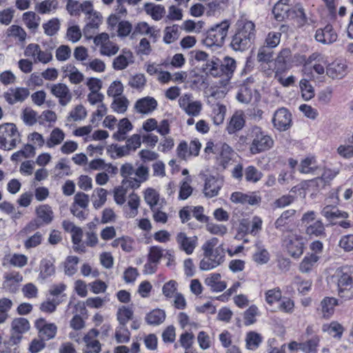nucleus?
Returning a JSON list of instances; mask_svg holds the SVG:
<instances>
[{
	"mask_svg": "<svg viewBox=\"0 0 353 353\" xmlns=\"http://www.w3.org/2000/svg\"><path fill=\"white\" fill-rule=\"evenodd\" d=\"M226 113V107L225 105L221 104V103H216L214 105L213 110H212V121L214 125H219L221 124L225 119Z\"/></svg>",
	"mask_w": 353,
	"mask_h": 353,
	"instance_id": "nucleus-49",
	"label": "nucleus"
},
{
	"mask_svg": "<svg viewBox=\"0 0 353 353\" xmlns=\"http://www.w3.org/2000/svg\"><path fill=\"white\" fill-rule=\"evenodd\" d=\"M8 37L18 38L19 41L23 42L26 40L27 34L24 29L18 25H12L7 30Z\"/></svg>",
	"mask_w": 353,
	"mask_h": 353,
	"instance_id": "nucleus-60",
	"label": "nucleus"
},
{
	"mask_svg": "<svg viewBox=\"0 0 353 353\" xmlns=\"http://www.w3.org/2000/svg\"><path fill=\"white\" fill-rule=\"evenodd\" d=\"M319 167L314 157H306L303 159L299 165V171L303 174H316Z\"/></svg>",
	"mask_w": 353,
	"mask_h": 353,
	"instance_id": "nucleus-31",
	"label": "nucleus"
},
{
	"mask_svg": "<svg viewBox=\"0 0 353 353\" xmlns=\"http://www.w3.org/2000/svg\"><path fill=\"white\" fill-rule=\"evenodd\" d=\"M37 216L42 220L45 224H49L54 218L53 212L50 205L47 204L40 205L35 210Z\"/></svg>",
	"mask_w": 353,
	"mask_h": 353,
	"instance_id": "nucleus-34",
	"label": "nucleus"
},
{
	"mask_svg": "<svg viewBox=\"0 0 353 353\" xmlns=\"http://www.w3.org/2000/svg\"><path fill=\"white\" fill-rule=\"evenodd\" d=\"M134 108L137 112L141 114H148L154 110V98L152 97H145L138 99Z\"/></svg>",
	"mask_w": 353,
	"mask_h": 353,
	"instance_id": "nucleus-28",
	"label": "nucleus"
},
{
	"mask_svg": "<svg viewBox=\"0 0 353 353\" xmlns=\"http://www.w3.org/2000/svg\"><path fill=\"white\" fill-rule=\"evenodd\" d=\"M117 316L120 325L125 327L127 323L132 320L133 310L129 307L123 305L119 308Z\"/></svg>",
	"mask_w": 353,
	"mask_h": 353,
	"instance_id": "nucleus-39",
	"label": "nucleus"
},
{
	"mask_svg": "<svg viewBox=\"0 0 353 353\" xmlns=\"http://www.w3.org/2000/svg\"><path fill=\"white\" fill-rule=\"evenodd\" d=\"M42 27L46 35L53 37L60 29V21L57 17L52 18L47 22L43 23Z\"/></svg>",
	"mask_w": 353,
	"mask_h": 353,
	"instance_id": "nucleus-44",
	"label": "nucleus"
},
{
	"mask_svg": "<svg viewBox=\"0 0 353 353\" xmlns=\"http://www.w3.org/2000/svg\"><path fill=\"white\" fill-rule=\"evenodd\" d=\"M63 302V299H47L46 301L42 302L39 309L41 312L52 314L57 310V306Z\"/></svg>",
	"mask_w": 353,
	"mask_h": 353,
	"instance_id": "nucleus-43",
	"label": "nucleus"
},
{
	"mask_svg": "<svg viewBox=\"0 0 353 353\" xmlns=\"http://www.w3.org/2000/svg\"><path fill=\"white\" fill-rule=\"evenodd\" d=\"M82 36L80 27L78 25H72L68 26L66 32V38L72 43L78 42Z\"/></svg>",
	"mask_w": 353,
	"mask_h": 353,
	"instance_id": "nucleus-63",
	"label": "nucleus"
},
{
	"mask_svg": "<svg viewBox=\"0 0 353 353\" xmlns=\"http://www.w3.org/2000/svg\"><path fill=\"white\" fill-rule=\"evenodd\" d=\"M321 330L333 339L340 340L343 336L345 328L339 321H332L330 323H323Z\"/></svg>",
	"mask_w": 353,
	"mask_h": 353,
	"instance_id": "nucleus-19",
	"label": "nucleus"
},
{
	"mask_svg": "<svg viewBox=\"0 0 353 353\" xmlns=\"http://www.w3.org/2000/svg\"><path fill=\"white\" fill-rule=\"evenodd\" d=\"M203 71L208 75L214 77H223L221 67V61L218 58L213 57L207 60L202 66Z\"/></svg>",
	"mask_w": 353,
	"mask_h": 353,
	"instance_id": "nucleus-25",
	"label": "nucleus"
},
{
	"mask_svg": "<svg viewBox=\"0 0 353 353\" xmlns=\"http://www.w3.org/2000/svg\"><path fill=\"white\" fill-rule=\"evenodd\" d=\"M199 347L202 350H206L210 348L212 344V340L210 335L205 331H200L196 337Z\"/></svg>",
	"mask_w": 353,
	"mask_h": 353,
	"instance_id": "nucleus-61",
	"label": "nucleus"
},
{
	"mask_svg": "<svg viewBox=\"0 0 353 353\" xmlns=\"http://www.w3.org/2000/svg\"><path fill=\"white\" fill-rule=\"evenodd\" d=\"M305 242V238L301 234L292 232L285 238L283 244L289 254L297 259L303 254Z\"/></svg>",
	"mask_w": 353,
	"mask_h": 353,
	"instance_id": "nucleus-7",
	"label": "nucleus"
},
{
	"mask_svg": "<svg viewBox=\"0 0 353 353\" xmlns=\"http://www.w3.org/2000/svg\"><path fill=\"white\" fill-rule=\"evenodd\" d=\"M22 19L26 26L34 32L39 26L41 18L34 12L28 11L23 14Z\"/></svg>",
	"mask_w": 353,
	"mask_h": 353,
	"instance_id": "nucleus-33",
	"label": "nucleus"
},
{
	"mask_svg": "<svg viewBox=\"0 0 353 353\" xmlns=\"http://www.w3.org/2000/svg\"><path fill=\"white\" fill-rule=\"evenodd\" d=\"M320 341V336L314 335L306 341L302 342V352L304 353H316Z\"/></svg>",
	"mask_w": 353,
	"mask_h": 353,
	"instance_id": "nucleus-47",
	"label": "nucleus"
},
{
	"mask_svg": "<svg viewBox=\"0 0 353 353\" xmlns=\"http://www.w3.org/2000/svg\"><path fill=\"white\" fill-rule=\"evenodd\" d=\"M339 202L338 192L332 193L330 197L326 200V206L321 212V214L328 221H334L336 219H347L348 214L346 212L341 211L336 208Z\"/></svg>",
	"mask_w": 353,
	"mask_h": 353,
	"instance_id": "nucleus-8",
	"label": "nucleus"
},
{
	"mask_svg": "<svg viewBox=\"0 0 353 353\" xmlns=\"http://www.w3.org/2000/svg\"><path fill=\"white\" fill-rule=\"evenodd\" d=\"M219 239L213 237L207 240L201 246L203 258L199 262V268L202 271L213 270L225 261V250L222 245H218Z\"/></svg>",
	"mask_w": 353,
	"mask_h": 353,
	"instance_id": "nucleus-1",
	"label": "nucleus"
},
{
	"mask_svg": "<svg viewBox=\"0 0 353 353\" xmlns=\"http://www.w3.org/2000/svg\"><path fill=\"white\" fill-rule=\"evenodd\" d=\"M230 199L232 202L236 203H242L250 205H255L260 202L261 198L256 194L252 192L250 194H244L240 192H233Z\"/></svg>",
	"mask_w": 353,
	"mask_h": 353,
	"instance_id": "nucleus-23",
	"label": "nucleus"
},
{
	"mask_svg": "<svg viewBox=\"0 0 353 353\" xmlns=\"http://www.w3.org/2000/svg\"><path fill=\"white\" fill-rule=\"evenodd\" d=\"M58 6V2L57 0H44L36 6V10L41 14H44L46 13H49L52 8L57 9Z\"/></svg>",
	"mask_w": 353,
	"mask_h": 353,
	"instance_id": "nucleus-57",
	"label": "nucleus"
},
{
	"mask_svg": "<svg viewBox=\"0 0 353 353\" xmlns=\"http://www.w3.org/2000/svg\"><path fill=\"white\" fill-rule=\"evenodd\" d=\"M150 34L152 38H154V30L150 27L146 22H139L137 23L131 34V38L135 39L138 35Z\"/></svg>",
	"mask_w": 353,
	"mask_h": 353,
	"instance_id": "nucleus-35",
	"label": "nucleus"
},
{
	"mask_svg": "<svg viewBox=\"0 0 353 353\" xmlns=\"http://www.w3.org/2000/svg\"><path fill=\"white\" fill-rule=\"evenodd\" d=\"M54 259H42L40 261V272L38 279L42 281H45L49 277L55 274V266L54 265Z\"/></svg>",
	"mask_w": 353,
	"mask_h": 353,
	"instance_id": "nucleus-22",
	"label": "nucleus"
},
{
	"mask_svg": "<svg viewBox=\"0 0 353 353\" xmlns=\"http://www.w3.org/2000/svg\"><path fill=\"white\" fill-rule=\"evenodd\" d=\"M274 71L285 72L292 68L291 51L288 48L280 51L274 62Z\"/></svg>",
	"mask_w": 353,
	"mask_h": 353,
	"instance_id": "nucleus-18",
	"label": "nucleus"
},
{
	"mask_svg": "<svg viewBox=\"0 0 353 353\" xmlns=\"http://www.w3.org/2000/svg\"><path fill=\"white\" fill-rule=\"evenodd\" d=\"M223 181L221 178L210 176L206 179L203 194L208 198H212L218 195L219 192L222 188Z\"/></svg>",
	"mask_w": 353,
	"mask_h": 353,
	"instance_id": "nucleus-17",
	"label": "nucleus"
},
{
	"mask_svg": "<svg viewBox=\"0 0 353 353\" xmlns=\"http://www.w3.org/2000/svg\"><path fill=\"white\" fill-rule=\"evenodd\" d=\"M299 86L302 97L305 101H309L314 97V88L307 79H301L299 83Z\"/></svg>",
	"mask_w": 353,
	"mask_h": 353,
	"instance_id": "nucleus-54",
	"label": "nucleus"
},
{
	"mask_svg": "<svg viewBox=\"0 0 353 353\" xmlns=\"http://www.w3.org/2000/svg\"><path fill=\"white\" fill-rule=\"evenodd\" d=\"M339 295L346 300L353 299V272L347 268L336 272Z\"/></svg>",
	"mask_w": 353,
	"mask_h": 353,
	"instance_id": "nucleus-5",
	"label": "nucleus"
},
{
	"mask_svg": "<svg viewBox=\"0 0 353 353\" xmlns=\"http://www.w3.org/2000/svg\"><path fill=\"white\" fill-rule=\"evenodd\" d=\"M264 298H265V302L269 305H272L274 303H276L281 299L282 292L279 288H274L266 290L264 293Z\"/></svg>",
	"mask_w": 353,
	"mask_h": 353,
	"instance_id": "nucleus-53",
	"label": "nucleus"
},
{
	"mask_svg": "<svg viewBox=\"0 0 353 353\" xmlns=\"http://www.w3.org/2000/svg\"><path fill=\"white\" fill-rule=\"evenodd\" d=\"M272 121L277 130L286 131L292 125V114L287 108H281L274 113Z\"/></svg>",
	"mask_w": 353,
	"mask_h": 353,
	"instance_id": "nucleus-9",
	"label": "nucleus"
},
{
	"mask_svg": "<svg viewBox=\"0 0 353 353\" xmlns=\"http://www.w3.org/2000/svg\"><path fill=\"white\" fill-rule=\"evenodd\" d=\"M236 31L254 41L256 35L255 24L252 21H241L238 23Z\"/></svg>",
	"mask_w": 353,
	"mask_h": 353,
	"instance_id": "nucleus-30",
	"label": "nucleus"
},
{
	"mask_svg": "<svg viewBox=\"0 0 353 353\" xmlns=\"http://www.w3.org/2000/svg\"><path fill=\"white\" fill-rule=\"evenodd\" d=\"M295 212L296 211L294 210H288L284 211L275 221L274 225L276 228L281 231H284L286 226L290 222L291 217L294 215Z\"/></svg>",
	"mask_w": 353,
	"mask_h": 353,
	"instance_id": "nucleus-38",
	"label": "nucleus"
},
{
	"mask_svg": "<svg viewBox=\"0 0 353 353\" xmlns=\"http://www.w3.org/2000/svg\"><path fill=\"white\" fill-rule=\"evenodd\" d=\"M272 13L277 21H283L286 19H299L301 23L305 21V14L301 6L292 7L290 4V0H279L274 6Z\"/></svg>",
	"mask_w": 353,
	"mask_h": 353,
	"instance_id": "nucleus-3",
	"label": "nucleus"
},
{
	"mask_svg": "<svg viewBox=\"0 0 353 353\" xmlns=\"http://www.w3.org/2000/svg\"><path fill=\"white\" fill-rule=\"evenodd\" d=\"M337 37L336 33L330 25H327L323 28L317 29L315 33L316 41L325 45H329L335 42Z\"/></svg>",
	"mask_w": 353,
	"mask_h": 353,
	"instance_id": "nucleus-16",
	"label": "nucleus"
},
{
	"mask_svg": "<svg viewBox=\"0 0 353 353\" xmlns=\"http://www.w3.org/2000/svg\"><path fill=\"white\" fill-rule=\"evenodd\" d=\"M252 97V90L247 85H242L236 96L237 101L241 103H250Z\"/></svg>",
	"mask_w": 353,
	"mask_h": 353,
	"instance_id": "nucleus-62",
	"label": "nucleus"
},
{
	"mask_svg": "<svg viewBox=\"0 0 353 353\" xmlns=\"http://www.w3.org/2000/svg\"><path fill=\"white\" fill-rule=\"evenodd\" d=\"M176 240L179 248L188 255L194 252L197 245V237L188 236L184 232H179L176 236Z\"/></svg>",
	"mask_w": 353,
	"mask_h": 353,
	"instance_id": "nucleus-13",
	"label": "nucleus"
},
{
	"mask_svg": "<svg viewBox=\"0 0 353 353\" xmlns=\"http://www.w3.org/2000/svg\"><path fill=\"white\" fill-rule=\"evenodd\" d=\"M245 125L244 114L242 111H236L231 117L226 128L228 134H232L243 128Z\"/></svg>",
	"mask_w": 353,
	"mask_h": 353,
	"instance_id": "nucleus-27",
	"label": "nucleus"
},
{
	"mask_svg": "<svg viewBox=\"0 0 353 353\" xmlns=\"http://www.w3.org/2000/svg\"><path fill=\"white\" fill-rule=\"evenodd\" d=\"M30 329L29 321L24 317L15 318L11 322V330L19 334H25Z\"/></svg>",
	"mask_w": 353,
	"mask_h": 353,
	"instance_id": "nucleus-36",
	"label": "nucleus"
},
{
	"mask_svg": "<svg viewBox=\"0 0 353 353\" xmlns=\"http://www.w3.org/2000/svg\"><path fill=\"white\" fill-rule=\"evenodd\" d=\"M34 327L38 330L40 339L45 341L54 339L57 332V327L54 323H48L42 317L35 321Z\"/></svg>",
	"mask_w": 353,
	"mask_h": 353,
	"instance_id": "nucleus-10",
	"label": "nucleus"
},
{
	"mask_svg": "<svg viewBox=\"0 0 353 353\" xmlns=\"http://www.w3.org/2000/svg\"><path fill=\"white\" fill-rule=\"evenodd\" d=\"M245 179L248 182L256 183L263 177V173L253 165L248 166L244 170Z\"/></svg>",
	"mask_w": 353,
	"mask_h": 353,
	"instance_id": "nucleus-46",
	"label": "nucleus"
},
{
	"mask_svg": "<svg viewBox=\"0 0 353 353\" xmlns=\"http://www.w3.org/2000/svg\"><path fill=\"white\" fill-rule=\"evenodd\" d=\"M262 342V337L260 334L256 332H249L245 336V345L247 349L254 350Z\"/></svg>",
	"mask_w": 353,
	"mask_h": 353,
	"instance_id": "nucleus-45",
	"label": "nucleus"
},
{
	"mask_svg": "<svg viewBox=\"0 0 353 353\" xmlns=\"http://www.w3.org/2000/svg\"><path fill=\"white\" fill-rule=\"evenodd\" d=\"M107 152L110 153L112 159H119L130 154V150L125 145L120 146L117 143H112L107 148Z\"/></svg>",
	"mask_w": 353,
	"mask_h": 353,
	"instance_id": "nucleus-41",
	"label": "nucleus"
},
{
	"mask_svg": "<svg viewBox=\"0 0 353 353\" xmlns=\"http://www.w3.org/2000/svg\"><path fill=\"white\" fill-rule=\"evenodd\" d=\"M221 279V276L219 273L210 274L205 279V284L214 292H222L226 288L227 284Z\"/></svg>",
	"mask_w": 353,
	"mask_h": 353,
	"instance_id": "nucleus-24",
	"label": "nucleus"
},
{
	"mask_svg": "<svg viewBox=\"0 0 353 353\" xmlns=\"http://www.w3.org/2000/svg\"><path fill=\"white\" fill-rule=\"evenodd\" d=\"M251 143L249 150L252 154H257L271 149L274 145L272 137L261 127L253 126L250 131Z\"/></svg>",
	"mask_w": 353,
	"mask_h": 353,
	"instance_id": "nucleus-2",
	"label": "nucleus"
},
{
	"mask_svg": "<svg viewBox=\"0 0 353 353\" xmlns=\"http://www.w3.org/2000/svg\"><path fill=\"white\" fill-rule=\"evenodd\" d=\"M206 230L211 234L224 236L228 232V228L219 223L209 222L205 225Z\"/></svg>",
	"mask_w": 353,
	"mask_h": 353,
	"instance_id": "nucleus-59",
	"label": "nucleus"
},
{
	"mask_svg": "<svg viewBox=\"0 0 353 353\" xmlns=\"http://www.w3.org/2000/svg\"><path fill=\"white\" fill-rule=\"evenodd\" d=\"M319 260V256L307 254L299 263V270L303 274L310 273Z\"/></svg>",
	"mask_w": 353,
	"mask_h": 353,
	"instance_id": "nucleus-32",
	"label": "nucleus"
},
{
	"mask_svg": "<svg viewBox=\"0 0 353 353\" xmlns=\"http://www.w3.org/2000/svg\"><path fill=\"white\" fill-rule=\"evenodd\" d=\"M309 65H312L314 72L318 74H324L325 68L328 65L327 57L322 53L315 52L310 54L307 59Z\"/></svg>",
	"mask_w": 353,
	"mask_h": 353,
	"instance_id": "nucleus-12",
	"label": "nucleus"
},
{
	"mask_svg": "<svg viewBox=\"0 0 353 353\" xmlns=\"http://www.w3.org/2000/svg\"><path fill=\"white\" fill-rule=\"evenodd\" d=\"M216 151L219 154L223 163H228L233 156V150L226 143H219L216 147Z\"/></svg>",
	"mask_w": 353,
	"mask_h": 353,
	"instance_id": "nucleus-52",
	"label": "nucleus"
},
{
	"mask_svg": "<svg viewBox=\"0 0 353 353\" xmlns=\"http://www.w3.org/2000/svg\"><path fill=\"white\" fill-rule=\"evenodd\" d=\"M259 310L255 305H250L243 314L244 324L250 325L256 321V317L259 316Z\"/></svg>",
	"mask_w": 353,
	"mask_h": 353,
	"instance_id": "nucleus-51",
	"label": "nucleus"
},
{
	"mask_svg": "<svg viewBox=\"0 0 353 353\" xmlns=\"http://www.w3.org/2000/svg\"><path fill=\"white\" fill-rule=\"evenodd\" d=\"M179 107L188 116L199 117L203 110V103L200 100L194 99L192 94L185 93L178 100Z\"/></svg>",
	"mask_w": 353,
	"mask_h": 353,
	"instance_id": "nucleus-6",
	"label": "nucleus"
},
{
	"mask_svg": "<svg viewBox=\"0 0 353 353\" xmlns=\"http://www.w3.org/2000/svg\"><path fill=\"white\" fill-rule=\"evenodd\" d=\"M230 26L229 20H223L212 26L207 32L204 44L208 47H221L223 45Z\"/></svg>",
	"mask_w": 353,
	"mask_h": 353,
	"instance_id": "nucleus-4",
	"label": "nucleus"
},
{
	"mask_svg": "<svg viewBox=\"0 0 353 353\" xmlns=\"http://www.w3.org/2000/svg\"><path fill=\"white\" fill-rule=\"evenodd\" d=\"M159 142L158 150L167 152L174 146V140L170 136H161L160 139L156 138V143Z\"/></svg>",
	"mask_w": 353,
	"mask_h": 353,
	"instance_id": "nucleus-58",
	"label": "nucleus"
},
{
	"mask_svg": "<svg viewBox=\"0 0 353 353\" xmlns=\"http://www.w3.org/2000/svg\"><path fill=\"white\" fill-rule=\"evenodd\" d=\"M252 43V41L236 31L231 41V46L236 51H243L250 48Z\"/></svg>",
	"mask_w": 353,
	"mask_h": 353,
	"instance_id": "nucleus-29",
	"label": "nucleus"
},
{
	"mask_svg": "<svg viewBox=\"0 0 353 353\" xmlns=\"http://www.w3.org/2000/svg\"><path fill=\"white\" fill-rule=\"evenodd\" d=\"M128 104L129 101L125 97H116L111 104V108L117 113L123 114L127 110Z\"/></svg>",
	"mask_w": 353,
	"mask_h": 353,
	"instance_id": "nucleus-55",
	"label": "nucleus"
},
{
	"mask_svg": "<svg viewBox=\"0 0 353 353\" xmlns=\"http://www.w3.org/2000/svg\"><path fill=\"white\" fill-rule=\"evenodd\" d=\"M339 304L338 299L334 297H324L316 308V312L321 319L327 320L332 317L335 307Z\"/></svg>",
	"mask_w": 353,
	"mask_h": 353,
	"instance_id": "nucleus-11",
	"label": "nucleus"
},
{
	"mask_svg": "<svg viewBox=\"0 0 353 353\" xmlns=\"http://www.w3.org/2000/svg\"><path fill=\"white\" fill-rule=\"evenodd\" d=\"M12 94L6 92L4 93L6 101L10 104L13 105L18 101H23L30 94L29 90L27 88H10Z\"/></svg>",
	"mask_w": 353,
	"mask_h": 353,
	"instance_id": "nucleus-20",
	"label": "nucleus"
},
{
	"mask_svg": "<svg viewBox=\"0 0 353 353\" xmlns=\"http://www.w3.org/2000/svg\"><path fill=\"white\" fill-rule=\"evenodd\" d=\"M133 62L132 52L130 50L123 49L122 52L114 59L112 68L115 70H122L125 69L130 63Z\"/></svg>",
	"mask_w": 353,
	"mask_h": 353,
	"instance_id": "nucleus-21",
	"label": "nucleus"
},
{
	"mask_svg": "<svg viewBox=\"0 0 353 353\" xmlns=\"http://www.w3.org/2000/svg\"><path fill=\"white\" fill-rule=\"evenodd\" d=\"M64 138L65 134L63 131L59 128H55L50 132V137L46 141V145L52 148L61 143Z\"/></svg>",
	"mask_w": 353,
	"mask_h": 353,
	"instance_id": "nucleus-37",
	"label": "nucleus"
},
{
	"mask_svg": "<svg viewBox=\"0 0 353 353\" xmlns=\"http://www.w3.org/2000/svg\"><path fill=\"white\" fill-rule=\"evenodd\" d=\"M222 75L223 78L224 85L227 84L232 78L233 73L236 69V61L230 57H225L223 62L221 63Z\"/></svg>",
	"mask_w": 353,
	"mask_h": 353,
	"instance_id": "nucleus-26",
	"label": "nucleus"
},
{
	"mask_svg": "<svg viewBox=\"0 0 353 353\" xmlns=\"http://www.w3.org/2000/svg\"><path fill=\"white\" fill-rule=\"evenodd\" d=\"M347 66L342 60H335L328 63L326 70L327 75L332 79H341L347 74Z\"/></svg>",
	"mask_w": 353,
	"mask_h": 353,
	"instance_id": "nucleus-15",
	"label": "nucleus"
},
{
	"mask_svg": "<svg viewBox=\"0 0 353 353\" xmlns=\"http://www.w3.org/2000/svg\"><path fill=\"white\" fill-rule=\"evenodd\" d=\"M270 256L268 251L261 247H259L253 254L254 261L259 265L266 264L270 261Z\"/></svg>",
	"mask_w": 353,
	"mask_h": 353,
	"instance_id": "nucleus-64",
	"label": "nucleus"
},
{
	"mask_svg": "<svg viewBox=\"0 0 353 353\" xmlns=\"http://www.w3.org/2000/svg\"><path fill=\"white\" fill-rule=\"evenodd\" d=\"M79 258L77 256H68L64 263V272L68 276H73L77 272V265Z\"/></svg>",
	"mask_w": 353,
	"mask_h": 353,
	"instance_id": "nucleus-48",
	"label": "nucleus"
},
{
	"mask_svg": "<svg viewBox=\"0 0 353 353\" xmlns=\"http://www.w3.org/2000/svg\"><path fill=\"white\" fill-rule=\"evenodd\" d=\"M180 35L179 28L177 25L166 27L164 30L163 41L170 44L176 41Z\"/></svg>",
	"mask_w": 353,
	"mask_h": 353,
	"instance_id": "nucleus-50",
	"label": "nucleus"
},
{
	"mask_svg": "<svg viewBox=\"0 0 353 353\" xmlns=\"http://www.w3.org/2000/svg\"><path fill=\"white\" fill-rule=\"evenodd\" d=\"M292 283L298 292L302 294H306L312 290V281L310 279H303L300 276H296Z\"/></svg>",
	"mask_w": 353,
	"mask_h": 353,
	"instance_id": "nucleus-40",
	"label": "nucleus"
},
{
	"mask_svg": "<svg viewBox=\"0 0 353 353\" xmlns=\"http://www.w3.org/2000/svg\"><path fill=\"white\" fill-rule=\"evenodd\" d=\"M50 92L52 95L59 99V102L62 106L66 105L72 99L70 91L65 83H59L51 85Z\"/></svg>",
	"mask_w": 353,
	"mask_h": 353,
	"instance_id": "nucleus-14",
	"label": "nucleus"
},
{
	"mask_svg": "<svg viewBox=\"0 0 353 353\" xmlns=\"http://www.w3.org/2000/svg\"><path fill=\"white\" fill-rule=\"evenodd\" d=\"M66 288L67 285L64 283L53 284L49 289L48 294L54 297L53 299H60V297H62L64 301L67 297L66 294L64 293Z\"/></svg>",
	"mask_w": 353,
	"mask_h": 353,
	"instance_id": "nucleus-56",
	"label": "nucleus"
},
{
	"mask_svg": "<svg viewBox=\"0 0 353 353\" xmlns=\"http://www.w3.org/2000/svg\"><path fill=\"white\" fill-rule=\"evenodd\" d=\"M305 232L310 236H321L325 234L324 225L320 219L316 220L305 227Z\"/></svg>",
	"mask_w": 353,
	"mask_h": 353,
	"instance_id": "nucleus-42",
	"label": "nucleus"
}]
</instances>
